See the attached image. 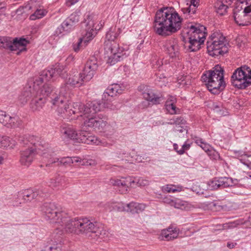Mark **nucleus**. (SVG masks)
<instances>
[{
    "mask_svg": "<svg viewBox=\"0 0 251 251\" xmlns=\"http://www.w3.org/2000/svg\"><path fill=\"white\" fill-rule=\"evenodd\" d=\"M70 94H62L61 93V89L59 94L56 93L50 95L49 98V101L52 104V108L57 110L60 113H65V111H68L67 109V104L65 102L67 97Z\"/></svg>",
    "mask_w": 251,
    "mask_h": 251,
    "instance_id": "11",
    "label": "nucleus"
},
{
    "mask_svg": "<svg viewBox=\"0 0 251 251\" xmlns=\"http://www.w3.org/2000/svg\"><path fill=\"white\" fill-rule=\"evenodd\" d=\"M96 20L95 16L87 15L84 21L81 23V27L84 29L82 32V37L79 38L76 43L73 44V48L75 52H78L80 50L82 41L86 43L92 40L97 34V31L102 27L104 23L100 21L96 25Z\"/></svg>",
    "mask_w": 251,
    "mask_h": 251,
    "instance_id": "4",
    "label": "nucleus"
},
{
    "mask_svg": "<svg viewBox=\"0 0 251 251\" xmlns=\"http://www.w3.org/2000/svg\"><path fill=\"white\" fill-rule=\"evenodd\" d=\"M68 111H65L69 116L75 114L77 113H80V116L83 115V104L81 102H75L73 104H67Z\"/></svg>",
    "mask_w": 251,
    "mask_h": 251,
    "instance_id": "30",
    "label": "nucleus"
},
{
    "mask_svg": "<svg viewBox=\"0 0 251 251\" xmlns=\"http://www.w3.org/2000/svg\"><path fill=\"white\" fill-rule=\"evenodd\" d=\"M216 12L220 16L224 15L226 13L228 6L225 4L223 1L218 0L214 4Z\"/></svg>",
    "mask_w": 251,
    "mask_h": 251,
    "instance_id": "44",
    "label": "nucleus"
},
{
    "mask_svg": "<svg viewBox=\"0 0 251 251\" xmlns=\"http://www.w3.org/2000/svg\"><path fill=\"white\" fill-rule=\"evenodd\" d=\"M76 142L82 143L87 144H95L107 147L109 145L105 141L100 140L96 136L91 134L86 131L80 130L78 132Z\"/></svg>",
    "mask_w": 251,
    "mask_h": 251,
    "instance_id": "13",
    "label": "nucleus"
},
{
    "mask_svg": "<svg viewBox=\"0 0 251 251\" xmlns=\"http://www.w3.org/2000/svg\"><path fill=\"white\" fill-rule=\"evenodd\" d=\"M131 182L136 183L139 186H145L149 184V181L148 180L141 177L138 179H135L132 181H128L124 178L123 179H111L110 180V183L114 186L119 187L120 188L119 191L122 193H126L127 191L128 185L130 184Z\"/></svg>",
    "mask_w": 251,
    "mask_h": 251,
    "instance_id": "12",
    "label": "nucleus"
},
{
    "mask_svg": "<svg viewBox=\"0 0 251 251\" xmlns=\"http://www.w3.org/2000/svg\"><path fill=\"white\" fill-rule=\"evenodd\" d=\"M201 147L207 153L212 149L211 147L205 142L202 144Z\"/></svg>",
    "mask_w": 251,
    "mask_h": 251,
    "instance_id": "57",
    "label": "nucleus"
},
{
    "mask_svg": "<svg viewBox=\"0 0 251 251\" xmlns=\"http://www.w3.org/2000/svg\"><path fill=\"white\" fill-rule=\"evenodd\" d=\"M88 81L82 73L70 74L64 85L61 87V93L70 94L71 88L79 87Z\"/></svg>",
    "mask_w": 251,
    "mask_h": 251,
    "instance_id": "9",
    "label": "nucleus"
},
{
    "mask_svg": "<svg viewBox=\"0 0 251 251\" xmlns=\"http://www.w3.org/2000/svg\"><path fill=\"white\" fill-rule=\"evenodd\" d=\"M0 141V148L13 149L16 146V141L7 136H2Z\"/></svg>",
    "mask_w": 251,
    "mask_h": 251,
    "instance_id": "41",
    "label": "nucleus"
},
{
    "mask_svg": "<svg viewBox=\"0 0 251 251\" xmlns=\"http://www.w3.org/2000/svg\"><path fill=\"white\" fill-rule=\"evenodd\" d=\"M224 69L219 65L206 72L201 77L208 90L213 94H218L226 87L224 77Z\"/></svg>",
    "mask_w": 251,
    "mask_h": 251,
    "instance_id": "3",
    "label": "nucleus"
},
{
    "mask_svg": "<svg viewBox=\"0 0 251 251\" xmlns=\"http://www.w3.org/2000/svg\"><path fill=\"white\" fill-rule=\"evenodd\" d=\"M72 164L78 163V162H82V165H83L84 164V160H82L81 158H80L79 157H77V156L72 157Z\"/></svg>",
    "mask_w": 251,
    "mask_h": 251,
    "instance_id": "58",
    "label": "nucleus"
},
{
    "mask_svg": "<svg viewBox=\"0 0 251 251\" xmlns=\"http://www.w3.org/2000/svg\"><path fill=\"white\" fill-rule=\"evenodd\" d=\"M164 201L171 205V206H174L175 200H172L169 198H165L164 199Z\"/></svg>",
    "mask_w": 251,
    "mask_h": 251,
    "instance_id": "60",
    "label": "nucleus"
},
{
    "mask_svg": "<svg viewBox=\"0 0 251 251\" xmlns=\"http://www.w3.org/2000/svg\"><path fill=\"white\" fill-rule=\"evenodd\" d=\"M73 25L69 20L66 19L61 25L58 26L55 31V34L57 36L65 35L71 32L74 28Z\"/></svg>",
    "mask_w": 251,
    "mask_h": 251,
    "instance_id": "29",
    "label": "nucleus"
},
{
    "mask_svg": "<svg viewBox=\"0 0 251 251\" xmlns=\"http://www.w3.org/2000/svg\"><path fill=\"white\" fill-rule=\"evenodd\" d=\"M207 154L209 156L211 159L213 160H217L220 158V155L218 152L213 150L212 148L207 152Z\"/></svg>",
    "mask_w": 251,
    "mask_h": 251,
    "instance_id": "50",
    "label": "nucleus"
},
{
    "mask_svg": "<svg viewBox=\"0 0 251 251\" xmlns=\"http://www.w3.org/2000/svg\"><path fill=\"white\" fill-rule=\"evenodd\" d=\"M183 187L180 185L168 184L162 187V190L168 193H175L182 191Z\"/></svg>",
    "mask_w": 251,
    "mask_h": 251,
    "instance_id": "45",
    "label": "nucleus"
},
{
    "mask_svg": "<svg viewBox=\"0 0 251 251\" xmlns=\"http://www.w3.org/2000/svg\"><path fill=\"white\" fill-rule=\"evenodd\" d=\"M35 93L32 90V82L29 80L19 97L20 102L23 105L25 104L30 98L35 95Z\"/></svg>",
    "mask_w": 251,
    "mask_h": 251,
    "instance_id": "24",
    "label": "nucleus"
},
{
    "mask_svg": "<svg viewBox=\"0 0 251 251\" xmlns=\"http://www.w3.org/2000/svg\"><path fill=\"white\" fill-rule=\"evenodd\" d=\"M106 208L109 211L126 212V204L122 202H112L107 204Z\"/></svg>",
    "mask_w": 251,
    "mask_h": 251,
    "instance_id": "38",
    "label": "nucleus"
},
{
    "mask_svg": "<svg viewBox=\"0 0 251 251\" xmlns=\"http://www.w3.org/2000/svg\"><path fill=\"white\" fill-rule=\"evenodd\" d=\"M79 0H66L65 4L68 7H70L77 2Z\"/></svg>",
    "mask_w": 251,
    "mask_h": 251,
    "instance_id": "59",
    "label": "nucleus"
},
{
    "mask_svg": "<svg viewBox=\"0 0 251 251\" xmlns=\"http://www.w3.org/2000/svg\"><path fill=\"white\" fill-rule=\"evenodd\" d=\"M163 48L165 51L170 57L176 58L179 57V49L178 41L174 38L167 40L164 42Z\"/></svg>",
    "mask_w": 251,
    "mask_h": 251,
    "instance_id": "17",
    "label": "nucleus"
},
{
    "mask_svg": "<svg viewBox=\"0 0 251 251\" xmlns=\"http://www.w3.org/2000/svg\"><path fill=\"white\" fill-rule=\"evenodd\" d=\"M218 182L220 184V187L226 188L231 186L232 185V178L229 177H220L218 179Z\"/></svg>",
    "mask_w": 251,
    "mask_h": 251,
    "instance_id": "46",
    "label": "nucleus"
},
{
    "mask_svg": "<svg viewBox=\"0 0 251 251\" xmlns=\"http://www.w3.org/2000/svg\"><path fill=\"white\" fill-rule=\"evenodd\" d=\"M87 119L84 121V125L86 127H93L100 129L104 127L107 123V117L102 114H99L94 116H87Z\"/></svg>",
    "mask_w": 251,
    "mask_h": 251,
    "instance_id": "15",
    "label": "nucleus"
},
{
    "mask_svg": "<svg viewBox=\"0 0 251 251\" xmlns=\"http://www.w3.org/2000/svg\"><path fill=\"white\" fill-rule=\"evenodd\" d=\"M199 0H190V5H192L193 8H196L199 4Z\"/></svg>",
    "mask_w": 251,
    "mask_h": 251,
    "instance_id": "61",
    "label": "nucleus"
},
{
    "mask_svg": "<svg viewBox=\"0 0 251 251\" xmlns=\"http://www.w3.org/2000/svg\"><path fill=\"white\" fill-rule=\"evenodd\" d=\"M195 143L200 147L201 146L202 144H203L204 142L203 141V140L201 138H198L196 140Z\"/></svg>",
    "mask_w": 251,
    "mask_h": 251,
    "instance_id": "63",
    "label": "nucleus"
},
{
    "mask_svg": "<svg viewBox=\"0 0 251 251\" xmlns=\"http://www.w3.org/2000/svg\"><path fill=\"white\" fill-rule=\"evenodd\" d=\"M37 153L33 150L27 149L21 152L20 162L22 165L28 166L32 162L35 154Z\"/></svg>",
    "mask_w": 251,
    "mask_h": 251,
    "instance_id": "28",
    "label": "nucleus"
},
{
    "mask_svg": "<svg viewBox=\"0 0 251 251\" xmlns=\"http://www.w3.org/2000/svg\"><path fill=\"white\" fill-rule=\"evenodd\" d=\"M119 103L118 102H115L113 103L109 104L107 107L112 110H117L119 108Z\"/></svg>",
    "mask_w": 251,
    "mask_h": 251,
    "instance_id": "55",
    "label": "nucleus"
},
{
    "mask_svg": "<svg viewBox=\"0 0 251 251\" xmlns=\"http://www.w3.org/2000/svg\"><path fill=\"white\" fill-rule=\"evenodd\" d=\"M52 71L53 73V75L56 77L57 76H60L62 78H65L67 76V73L68 69L65 65L60 63L55 64L51 67Z\"/></svg>",
    "mask_w": 251,
    "mask_h": 251,
    "instance_id": "31",
    "label": "nucleus"
},
{
    "mask_svg": "<svg viewBox=\"0 0 251 251\" xmlns=\"http://www.w3.org/2000/svg\"><path fill=\"white\" fill-rule=\"evenodd\" d=\"M142 94L145 100L151 102L152 104H157L159 103L160 98L156 95L152 90L147 89V88L142 92Z\"/></svg>",
    "mask_w": 251,
    "mask_h": 251,
    "instance_id": "33",
    "label": "nucleus"
},
{
    "mask_svg": "<svg viewBox=\"0 0 251 251\" xmlns=\"http://www.w3.org/2000/svg\"><path fill=\"white\" fill-rule=\"evenodd\" d=\"M0 48L9 49H13V40L12 38L7 36H0Z\"/></svg>",
    "mask_w": 251,
    "mask_h": 251,
    "instance_id": "42",
    "label": "nucleus"
},
{
    "mask_svg": "<svg viewBox=\"0 0 251 251\" xmlns=\"http://www.w3.org/2000/svg\"><path fill=\"white\" fill-rule=\"evenodd\" d=\"M234 154L237 158L241 157V159H242V157L244 156H246L247 157L251 156V155H249L246 153L245 151H236L235 150L233 151Z\"/></svg>",
    "mask_w": 251,
    "mask_h": 251,
    "instance_id": "51",
    "label": "nucleus"
},
{
    "mask_svg": "<svg viewBox=\"0 0 251 251\" xmlns=\"http://www.w3.org/2000/svg\"><path fill=\"white\" fill-rule=\"evenodd\" d=\"M218 182V179L211 181L209 184V188L212 190H215L220 188V184Z\"/></svg>",
    "mask_w": 251,
    "mask_h": 251,
    "instance_id": "53",
    "label": "nucleus"
},
{
    "mask_svg": "<svg viewBox=\"0 0 251 251\" xmlns=\"http://www.w3.org/2000/svg\"><path fill=\"white\" fill-rule=\"evenodd\" d=\"M62 132L66 138L72 139L76 142L78 132H76L73 127H68L64 128L63 129Z\"/></svg>",
    "mask_w": 251,
    "mask_h": 251,
    "instance_id": "43",
    "label": "nucleus"
},
{
    "mask_svg": "<svg viewBox=\"0 0 251 251\" xmlns=\"http://www.w3.org/2000/svg\"><path fill=\"white\" fill-rule=\"evenodd\" d=\"M228 43L226 38L220 31H214L207 41V49L209 54L214 57L223 55L228 51Z\"/></svg>",
    "mask_w": 251,
    "mask_h": 251,
    "instance_id": "6",
    "label": "nucleus"
},
{
    "mask_svg": "<svg viewBox=\"0 0 251 251\" xmlns=\"http://www.w3.org/2000/svg\"><path fill=\"white\" fill-rule=\"evenodd\" d=\"M185 121L181 117H175L171 119L168 123L171 125H182L184 124Z\"/></svg>",
    "mask_w": 251,
    "mask_h": 251,
    "instance_id": "48",
    "label": "nucleus"
},
{
    "mask_svg": "<svg viewBox=\"0 0 251 251\" xmlns=\"http://www.w3.org/2000/svg\"><path fill=\"white\" fill-rule=\"evenodd\" d=\"M231 83L239 89H245L251 85V68L244 65L233 72L231 78Z\"/></svg>",
    "mask_w": 251,
    "mask_h": 251,
    "instance_id": "8",
    "label": "nucleus"
},
{
    "mask_svg": "<svg viewBox=\"0 0 251 251\" xmlns=\"http://www.w3.org/2000/svg\"><path fill=\"white\" fill-rule=\"evenodd\" d=\"M62 244V242L60 239L57 241L51 240V242L45 247L44 250L42 251H61Z\"/></svg>",
    "mask_w": 251,
    "mask_h": 251,
    "instance_id": "39",
    "label": "nucleus"
},
{
    "mask_svg": "<svg viewBox=\"0 0 251 251\" xmlns=\"http://www.w3.org/2000/svg\"><path fill=\"white\" fill-rule=\"evenodd\" d=\"M19 142L24 146L33 150L37 153L41 154L46 161V158H48L49 153L53 152V150L40 137L33 135H25L20 137Z\"/></svg>",
    "mask_w": 251,
    "mask_h": 251,
    "instance_id": "7",
    "label": "nucleus"
},
{
    "mask_svg": "<svg viewBox=\"0 0 251 251\" xmlns=\"http://www.w3.org/2000/svg\"><path fill=\"white\" fill-rule=\"evenodd\" d=\"M182 21L174 8H161L156 11L154 18V31L162 36L170 35L181 28Z\"/></svg>",
    "mask_w": 251,
    "mask_h": 251,
    "instance_id": "2",
    "label": "nucleus"
},
{
    "mask_svg": "<svg viewBox=\"0 0 251 251\" xmlns=\"http://www.w3.org/2000/svg\"><path fill=\"white\" fill-rule=\"evenodd\" d=\"M237 245V243L235 242H228L227 243V247L230 249L234 248Z\"/></svg>",
    "mask_w": 251,
    "mask_h": 251,
    "instance_id": "62",
    "label": "nucleus"
},
{
    "mask_svg": "<svg viewBox=\"0 0 251 251\" xmlns=\"http://www.w3.org/2000/svg\"><path fill=\"white\" fill-rule=\"evenodd\" d=\"M181 10L184 14H188L189 15H191L195 13L196 8H192L191 5H190L187 7L182 8Z\"/></svg>",
    "mask_w": 251,
    "mask_h": 251,
    "instance_id": "52",
    "label": "nucleus"
},
{
    "mask_svg": "<svg viewBox=\"0 0 251 251\" xmlns=\"http://www.w3.org/2000/svg\"><path fill=\"white\" fill-rule=\"evenodd\" d=\"M46 102V98L35 95L30 103V108L33 112L40 111L43 108Z\"/></svg>",
    "mask_w": 251,
    "mask_h": 251,
    "instance_id": "27",
    "label": "nucleus"
},
{
    "mask_svg": "<svg viewBox=\"0 0 251 251\" xmlns=\"http://www.w3.org/2000/svg\"><path fill=\"white\" fill-rule=\"evenodd\" d=\"M176 101V98L173 96H170L166 101L165 106L166 110L171 114L179 113V109L177 108L175 105Z\"/></svg>",
    "mask_w": 251,
    "mask_h": 251,
    "instance_id": "34",
    "label": "nucleus"
},
{
    "mask_svg": "<svg viewBox=\"0 0 251 251\" xmlns=\"http://www.w3.org/2000/svg\"><path fill=\"white\" fill-rule=\"evenodd\" d=\"M206 28L200 24H191L184 36L185 44L190 51H196L201 48L206 38Z\"/></svg>",
    "mask_w": 251,
    "mask_h": 251,
    "instance_id": "5",
    "label": "nucleus"
},
{
    "mask_svg": "<svg viewBox=\"0 0 251 251\" xmlns=\"http://www.w3.org/2000/svg\"><path fill=\"white\" fill-rule=\"evenodd\" d=\"M47 191L42 188L39 189H29L25 190L24 192L23 199L25 201H31L36 199L37 196L44 197L46 196Z\"/></svg>",
    "mask_w": 251,
    "mask_h": 251,
    "instance_id": "23",
    "label": "nucleus"
},
{
    "mask_svg": "<svg viewBox=\"0 0 251 251\" xmlns=\"http://www.w3.org/2000/svg\"><path fill=\"white\" fill-rule=\"evenodd\" d=\"M32 84V90L35 91V95L40 96L44 98L50 97V95L54 93L53 92L52 87L47 83H44L42 85H40L39 88H35L36 87L34 86V83Z\"/></svg>",
    "mask_w": 251,
    "mask_h": 251,
    "instance_id": "25",
    "label": "nucleus"
},
{
    "mask_svg": "<svg viewBox=\"0 0 251 251\" xmlns=\"http://www.w3.org/2000/svg\"><path fill=\"white\" fill-rule=\"evenodd\" d=\"M0 123L9 128L19 127L22 125V121L18 116H12L2 110L0 111Z\"/></svg>",
    "mask_w": 251,
    "mask_h": 251,
    "instance_id": "16",
    "label": "nucleus"
},
{
    "mask_svg": "<svg viewBox=\"0 0 251 251\" xmlns=\"http://www.w3.org/2000/svg\"><path fill=\"white\" fill-rule=\"evenodd\" d=\"M51 71V67L49 68L48 69L43 70L41 72L40 76L30 80L31 82L34 83V86L36 87L35 88H39L40 85H42L44 83H47L51 79L55 78L53 73Z\"/></svg>",
    "mask_w": 251,
    "mask_h": 251,
    "instance_id": "21",
    "label": "nucleus"
},
{
    "mask_svg": "<svg viewBox=\"0 0 251 251\" xmlns=\"http://www.w3.org/2000/svg\"><path fill=\"white\" fill-rule=\"evenodd\" d=\"M121 33V29L116 26L111 27L106 34V39L104 44V49L109 50L113 48L114 50L119 47V44L115 40Z\"/></svg>",
    "mask_w": 251,
    "mask_h": 251,
    "instance_id": "14",
    "label": "nucleus"
},
{
    "mask_svg": "<svg viewBox=\"0 0 251 251\" xmlns=\"http://www.w3.org/2000/svg\"><path fill=\"white\" fill-rule=\"evenodd\" d=\"M189 148L190 145L185 143L182 146L181 149L177 151V153L180 155L183 154L184 153V151L188 150Z\"/></svg>",
    "mask_w": 251,
    "mask_h": 251,
    "instance_id": "54",
    "label": "nucleus"
},
{
    "mask_svg": "<svg viewBox=\"0 0 251 251\" xmlns=\"http://www.w3.org/2000/svg\"><path fill=\"white\" fill-rule=\"evenodd\" d=\"M145 208L146 205L144 204L132 201L126 204V210L127 212L135 214L142 212Z\"/></svg>",
    "mask_w": 251,
    "mask_h": 251,
    "instance_id": "35",
    "label": "nucleus"
},
{
    "mask_svg": "<svg viewBox=\"0 0 251 251\" xmlns=\"http://www.w3.org/2000/svg\"><path fill=\"white\" fill-rule=\"evenodd\" d=\"M233 14L234 21L238 25L245 26L251 24V4L244 8L240 5L236 6Z\"/></svg>",
    "mask_w": 251,
    "mask_h": 251,
    "instance_id": "10",
    "label": "nucleus"
},
{
    "mask_svg": "<svg viewBox=\"0 0 251 251\" xmlns=\"http://www.w3.org/2000/svg\"><path fill=\"white\" fill-rule=\"evenodd\" d=\"M40 211L47 220L58 225L57 230L76 234L88 235L94 233L100 239L104 240L109 233L103 226L93 223L86 218L70 219L67 213L59 211L54 202H45L40 206Z\"/></svg>",
    "mask_w": 251,
    "mask_h": 251,
    "instance_id": "1",
    "label": "nucleus"
},
{
    "mask_svg": "<svg viewBox=\"0 0 251 251\" xmlns=\"http://www.w3.org/2000/svg\"><path fill=\"white\" fill-rule=\"evenodd\" d=\"M102 107V103L100 101H89L85 104H83V115L85 117L94 116L96 115V113L100 111Z\"/></svg>",
    "mask_w": 251,
    "mask_h": 251,
    "instance_id": "18",
    "label": "nucleus"
},
{
    "mask_svg": "<svg viewBox=\"0 0 251 251\" xmlns=\"http://www.w3.org/2000/svg\"><path fill=\"white\" fill-rule=\"evenodd\" d=\"M183 79L181 80V81L179 82V83L182 85H190L191 82L189 80V78L188 76H185L182 77Z\"/></svg>",
    "mask_w": 251,
    "mask_h": 251,
    "instance_id": "56",
    "label": "nucleus"
},
{
    "mask_svg": "<svg viewBox=\"0 0 251 251\" xmlns=\"http://www.w3.org/2000/svg\"><path fill=\"white\" fill-rule=\"evenodd\" d=\"M46 160H47L46 163L47 167H51L53 164L56 165H62L64 166H69L72 164V157L67 156L58 158L54 156L53 151L52 153L51 151H50L48 158H46Z\"/></svg>",
    "mask_w": 251,
    "mask_h": 251,
    "instance_id": "19",
    "label": "nucleus"
},
{
    "mask_svg": "<svg viewBox=\"0 0 251 251\" xmlns=\"http://www.w3.org/2000/svg\"><path fill=\"white\" fill-rule=\"evenodd\" d=\"M240 161L243 163L244 165H247L248 167L251 169V162L248 163L247 161H243V159H239Z\"/></svg>",
    "mask_w": 251,
    "mask_h": 251,
    "instance_id": "64",
    "label": "nucleus"
},
{
    "mask_svg": "<svg viewBox=\"0 0 251 251\" xmlns=\"http://www.w3.org/2000/svg\"><path fill=\"white\" fill-rule=\"evenodd\" d=\"M179 229L172 226L166 229L162 230L159 239L166 241H170L176 239L178 236Z\"/></svg>",
    "mask_w": 251,
    "mask_h": 251,
    "instance_id": "26",
    "label": "nucleus"
},
{
    "mask_svg": "<svg viewBox=\"0 0 251 251\" xmlns=\"http://www.w3.org/2000/svg\"><path fill=\"white\" fill-rule=\"evenodd\" d=\"M67 19V20H69V22H70L75 26V25L78 22L79 17V15L77 13H74L72 14Z\"/></svg>",
    "mask_w": 251,
    "mask_h": 251,
    "instance_id": "49",
    "label": "nucleus"
},
{
    "mask_svg": "<svg viewBox=\"0 0 251 251\" xmlns=\"http://www.w3.org/2000/svg\"><path fill=\"white\" fill-rule=\"evenodd\" d=\"M121 87L120 85L118 84H113L109 86L105 91L103 93V97L107 98V96L113 97L116 96L117 94L122 93Z\"/></svg>",
    "mask_w": 251,
    "mask_h": 251,
    "instance_id": "36",
    "label": "nucleus"
},
{
    "mask_svg": "<svg viewBox=\"0 0 251 251\" xmlns=\"http://www.w3.org/2000/svg\"><path fill=\"white\" fill-rule=\"evenodd\" d=\"M176 208L180 209L189 211L196 207L194 205L189 203L188 202L182 201L180 199H175L174 206Z\"/></svg>",
    "mask_w": 251,
    "mask_h": 251,
    "instance_id": "40",
    "label": "nucleus"
},
{
    "mask_svg": "<svg viewBox=\"0 0 251 251\" xmlns=\"http://www.w3.org/2000/svg\"><path fill=\"white\" fill-rule=\"evenodd\" d=\"M47 11L44 9H37L33 14L30 15V19L31 20H35L36 19H41L44 17Z\"/></svg>",
    "mask_w": 251,
    "mask_h": 251,
    "instance_id": "47",
    "label": "nucleus"
},
{
    "mask_svg": "<svg viewBox=\"0 0 251 251\" xmlns=\"http://www.w3.org/2000/svg\"><path fill=\"white\" fill-rule=\"evenodd\" d=\"M109 50L104 49L105 52L107 54V63L110 65H113L118 61L123 59L124 54L121 49L118 47L115 50L113 48H111Z\"/></svg>",
    "mask_w": 251,
    "mask_h": 251,
    "instance_id": "20",
    "label": "nucleus"
},
{
    "mask_svg": "<svg viewBox=\"0 0 251 251\" xmlns=\"http://www.w3.org/2000/svg\"><path fill=\"white\" fill-rule=\"evenodd\" d=\"M67 178L62 176L58 175L50 180V185L52 187H64L66 184Z\"/></svg>",
    "mask_w": 251,
    "mask_h": 251,
    "instance_id": "37",
    "label": "nucleus"
},
{
    "mask_svg": "<svg viewBox=\"0 0 251 251\" xmlns=\"http://www.w3.org/2000/svg\"><path fill=\"white\" fill-rule=\"evenodd\" d=\"M29 43V42L23 38H15L13 40V49L12 51L19 50L20 52L25 50V47Z\"/></svg>",
    "mask_w": 251,
    "mask_h": 251,
    "instance_id": "32",
    "label": "nucleus"
},
{
    "mask_svg": "<svg viewBox=\"0 0 251 251\" xmlns=\"http://www.w3.org/2000/svg\"><path fill=\"white\" fill-rule=\"evenodd\" d=\"M98 67L97 61L95 57L89 59L85 65L82 72L85 76V78L90 81L93 77Z\"/></svg>",
    "mask_w": 251,
    "mask_h": 251,
    "instance_id": "22",
    "label": "nucleus"
}]
</instances>
